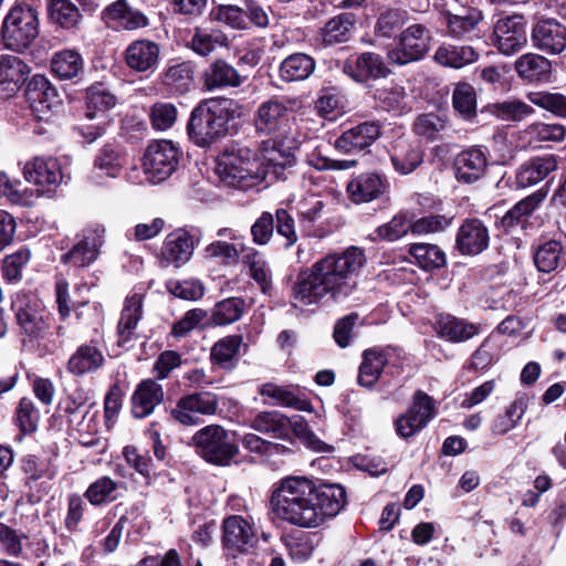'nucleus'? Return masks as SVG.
Masks as SVG:
<instances>
[{
  "instance_id": "a19ab883",
  "label": "nucleus",
  "mask_w": 566,
  "mask_h": 566,
  "mask_svg": "<svg viewBox=\"0 0 566 566\" xmlns=\"http://www.w3.org/2000/svg\"><path fill=\"white\" fill-rule=\"evenodd\" d=\"M241 83L239 72L223 60H216L203 73V85L208 91L238 87Z\"/></svg>"
},
{
  "instance_id": "49530a36",
  "label": "nucleus",
  "mask_w": 566,
  "mask_h": 566,
  "mask_svg": "<svg viewBox=\"0 0 566 566\" xmlns=\"http://www.w3.org/2000/svg\"><path fill=\"white\" fill-rule=\"evenodd\" d=\"M434 61L443 66L461 69L479 59L472 45H441L437 49Z\"/></svg>"
},
{
  "instance_id": "b1692460",
  "label": "nucleus",
  "mask_w": 566,
  "mask_h": 566,
  "mask_svg": "<svg viewBox=\"0 0 566 566\" xmlns=\"http://www.w3.org/2000/svg\"><path fill=\"white\" fill-rule=\"evenodd\" d=\"M381 135L378 120L363 122L344 130L335 140V148L343 153L361 151L370 147Z\"/></svg>"
},
{
  "instance_id": "774afa93",
  "label": "nucleus",
  "mask_w": 566,
  "mask_h": 566,
  "mask_svg": "<svg viewBox=\"0 0 566 566\" xmlns=\"http://www.w3.org/2000/svg\"><path fill=\"white\" fill-rule=\"evenodd\" d=\"M210 17L234 30L248 29L244 8L234 4H219L211 11Z\"/></svg>"
},
{
  "instance_id": "bb28decb",
  "label": "nucleus",
  "mask_w": 566,
  "mask_h": 566,
  "mask_svg": "<svg viewBox=\"0 0 566 566\" xmlns=\"http://www.w3.org/2000/svg\"><path fill=\"white\" fill-rule=\"evenodd\" d=\"M490 234L486 226L476 218L465 219L460 226L455 248L463 255H476L488 249Z\"/></svg>"
},
{
  "instance_id": "6ab92c4d",
  "label": "nucleus",
  "mask_w": 566,
  "mask_h": 566,
  "mask_svg": "<svg viewBox=\"0 0 566 566\" xmlns=\"http://www.w3.org/2000/svg\"><path fill=\"white\" fill-rule=\"evenodd\" d=\"M387 178L378 172H361L353 177L346 186L348 198L354 203H367L377 200L388 192Z\"/></svg>"
},
{
  "instance_id": "c9c22d12",
  "label": "nucleus",
  "mask_w": 566,
  "mask_h": 566,
  "mask_svg": "<svg viewBox=\"0 0 566 566\" xmlns=\"http://www.w3.org/2000/svg\"><path fill=\"white\" fill-rule=\"evenodd\" d=\"M390 161L398 174L409 175L423 163V150L418 144L398 138L392 144Z\"/></svg>"
},
{
  "instance_id": "de8ad7c7",
  "label": "nucleus",
  "mask_w": 566,
  "mask_h": 566,
  "mask_svg": "<svg viewBox=\"0 0 566 566\" xmlns=\"http://www.w3.org/2000/svg\"><path fill=\"white\" fill-rule=\"evenodd\" d=\"M193 66L190 62H174L167 65L161 82L170 91L184 94L193 84Z\"/></svg>"
},
{
  "instance_id": "473e14b6",
  "label": "nucleus",
  "mask_w": 566,
  "mask_h": 566,
  "mask_svg": "<svg viewBox=\"0 0 566 566\" xmlns=\"http://www.w3.org/2000/svg\"><path fill=\"white\" fill-rule=\"evenodd\" d=\"M143 317V296L133 294L125 300L124 308L117 324V345L128 348L136 339V327Z\"/></svg>"
},
{
  "instance_id": "a878e982",
  "label": "nucleus",
  "mask_w": 566,
  "mask_h": 566,
  "mask_svg": "<svg viewBox=\"0 0 566 566\" xmlns=\"http://www.w3.org/2000/svg\"><path fill=\"white\" fill-rule=\"evenodd\" d=\"M453 166L458 181L476 182L485 175L489 166L486 149L480 146L469 147L457 155Z\"/></svg>"
},
{
  "instance_id": "ea45409f",
  "label": "nucleus",
  "mask_w": 566,
  "mask_h": 566,
  "mask_svg": "<svg viewBox=\"0 0 566 566\" xmlns=\"http://www.w3.org/2000/svg\"><path fill=\"white\" fill-rule=\"evenodd\" d=\"M517 75L528 82L546 83L552 76V62L537 53H525L515 61Z\"/></svg>"
},
{
  "instance_id": "6e6d98bb",
  "label": "nucleus",
  "mask_w": 566,
  "mask_h": 566,
  "mask_svg": "<svg viewBox=\"0 0 566 566\" xmlns=\"http://www.w3.org/2000/svg\"><path fill=\"white\" fill-rule=\"evenodd\" d=\"M46 6L52 23L63 29H73L80 23V10L70 0H46Z\"/></svg>"
},
{
  "instance_id": "0e129e2a",
  "label": "nucleus",
  "mask_w": 566,
  "mask_h": 566,
  "mask_svg": "<svg viewBox=\"0 0 566 566\" xmlns=\"http://www.w3.org/2000/svg\"><path fill=\"white\" fill-rule=\"evenodd\" d=\"M14 421L23 436L36 431L40 412L30 398L23 397L20 399L15 409Z\"/></svg>"
},
{
  "instance_id": "603ef678",
  "label": "nucleus",
  "mask_w": 566,
  "mask_h": 566,
  "mask_svg": "<svg viewBox=\"0 0 566 566\" xmlns=\"http://www.w3.org/2000/svg\"><path fill=\"white\" fill-rule=\"evenodd\" d=\"M452 106L462 119L473 122L478 115L474 87L467 82L457 83L452 92Z\"/></svg>"
},
{
  "instance_id": "3c124183",
  "label": "nucleus",
  "mask_w": 566,
  "mask_h": 566,
  "mask_svg": "<svg viewBox=\"0 0 566 566\" xmlns=\"http://www.w3.org/2000/svg\"><path fill=\"white\" fill-rule=\"evenodd\" d=\"M526 409L527 398L524 395L516 396L505 410L495 417L491 426L492 431L495 434H506L520 423Z\"/></svg>"
},
{
  "instance_id": "4c0bfd02",
  "label": "nucleus",
  "mask_w": 566,
  "mask_h": 566,
  "mask_svg": "<svg viewBox=\"0 0 566 566\" xmlns=\"http://www.w3.org/2000/svg\"><path fill=\"white\" fill-rule=\"evenodd\" d=\"M533 260L539 272L552 273L565 266L566 247L559 240H547L534 250Z\"/></svg>"
},
{
  "instance_id": "13d9d810",
  "label": "nucleus",
  "mask_w": 566,
  "mask_h": 566,
  "mask_svg": "<svg viewBox=\"0 0 566 566\" xmlns=\"http://www.w3.org/2000/svg\"><path fill=\"white\" fill-rule=\"evenodd\" d=\"M410 254L417 260L419 266L426 271H432L446 265L444 252L434 244L415 243L409 249Z\"/></svg>"
},
{
  "instance_id": "e433bc0d",
  "label": "nucleus",
  "mask_w": 566,
  "mask_h": 566,
  "mask_svg": "<svg viewBox=\"0 0 566 566\" xmlns=\"http://www.w3.org/2000/svg\"><path fill=\"white\" fill-rule=\"evenodd\" d=\"M249 427L256 432L280 440H287L289 430L292 428L290 417L277 410L258 412L250 419Z\"/></svg>"
},
{
  "instance_id": "c85d7f7f",
  "label": "nucleus",
  "mask_w": 566,
  "mask_h": 566,
  "mask_svg": "<svg viewBox=\"0 0 566 566\" xmlns=\"http://www.w3.org/2000/svg\"><path fill=\"white\" fill-rule=\"evenodd\" d=\"M30 72V66L21 57L0 55V95L6 98L13 96L27 82Z\"/></svg>"
},
{
  "instance_id": "bf43d9fd",
  "label": "nucleus",
  "mask_w": 566,
  "mask_h": 566,
  "mask_svg": "<svg viewBox=\"0 0 566 566\" xmlns=\"http://www.w3.org/2000/svg\"><path fill=\"white\" fill-rule=\"evenodd\" d=\"M291 427L287 433V440L292 442V438H297L307 448L317 452H329L332 447L326 444L308 427V423L300 416L290 418Z\"/></svg>"
},
{
  "instance_id": "0eeeda50",
  "label": "nucleus",
  "mask_w": 566,
  "mask_h": 566,
  "mask_svg": "<svg viewBox=\"0 0 566 566\" xmlns=\"http://www.w3.org/2000/svg\"><path fill=\"white\" fill-rule=\"evenodd\" d=\"M181 148L171 140L159 139L150 143L144 155L145 172L153 182L168 179L179 167Z\"/></svg>"
},
{
  "instance_id": "7c9ffc66",
  "label": "nucleus",
  "mask_w": 566,
  "mask_h": 566,
  "mask_svg": "<svg viewBox=\"0 0 566 566\" xmlns=\"http://www.w3.org/2000/svg\"><path fill=\"white\" fill-rule=\"evenodd\" d=\"M102 18L107 24H114L116 28L127 31L144 29L149 25L147 15L130 6L127 0H117L108 4L104 9Z\"/></svg>"
},
{
  "instance_id": "69168bd1",
  "label": "nucleus",
  "mask_w": 566,
  "mask_h": 566,
  "mask_svg": "<svg viewBox=\"0 0 566 566\" xmlns=\"http://www.w3.org/2000/svg\"><path fill=\"white\" fill-rule=\"evenodd\" d=\"M490 111L502 120L518 122L534 113L526 103L517 99L504 101L489 106Z\"/></svg>"
},
{
  "instance_id": "2eb2a0df",
  "label": "nucleus",
  "mask_w": 566,
  "mask_h": 566,
  "mask_svg": "<svg viewBox=\"0 0 566 566\" xmlns=\"http://www.w3.org/2000/svg\"><path fill=\"white\" fill-rule=\"evenodd\" d=\"M342 71L357 83H366L389 75L382 56L375 52L353 54L342 64Z\"/></svg>"
},
{
  "instance_id": "f704fd0d",
  "label": "nucleus",
  "mask_w": 566,
  "mask_h": 566,
  "mask_svg": "<svg viewBox=\"0 0 566 566\" xmlns=\"http://www.w3.org/2000/svg\"><path fill=\"white\" fill-rule=\"evenodd\" d=\"M259 394L270 399L272 405L300 411H307L312 407L297 386H280L274 382H266L259 388Z\"/></svg>"
},
{
  "instance_id": "5fc2aeb1",
  "label": "nucleus",
  "mask_w": 566,
  "mask_h": 566,
  "mask_svg": "<svg viewBox=\"0 0 566 566\" xmlns=\"http://www.w3.org/2000/svg\"><path fill=\"white\" fill-rule=\"evenodd\" d=\"M227 45V35L221 30L214 28H195L190 41L192 51L201 56L209 55L217 46Z\"/></svg>"
},
{
  "instance_id": "a211bd4d",
  "label": "nucleus",
  "mask_w": 566,
  "mask_h": 566,
  "mask_svg": "<svg viewBox=\"0 0 566 566\" xmlns=\"http://www.w3.org/2000/svg\"><path fill=\"white\" fill-rule=\"evenodd\" d=\"M22 174L28 182L41 187L42 192L52 191L63 179L61 166L53 157H33L24 164Z\"/></svg>"
},
{
  "instance_id": "2f4dec72",
  "label": "nucleus",
  "mask_w": 566,
  "mask_h": 566,
  "mask_svg": "<svg viewBox=\"0 0 566 566\" xmlns=\"http://www.w3.org/2000/svg\"><path fill=\"white\" fill-rule=\"evenodd\" d=\"M447 24V34L455 40L481 39L479 24L483 20L482 12L476 8L463 10L461 14L447 12L444 15Z\"/></svg>"
},
{
  "instance_id": "dca6fc26",
  "label": "nucleus",
  "mask_w": 566,
  "mask_h": 566,
  "mask_svg": "<svg viewBox=\"0 0 566 566\" xmlns=\"http://www.w3.org/2000/svg\"><path fill=\"white\" fill-rule=\"evenodd\" d=\"M494 45L502 54L512 55L527 43L525 23L520 15L500 18L494 24Z\"/></svg>"
},
{
  "instance_id": "8fccbe9b",
  "label": "nucleus",
  "mask_w": 566,
  "mask_h": 566,
  "mask_svg": "<svg viewBox=\"0 0 566 566\" xmlns=\"http://www.w3.org/2000/svg\"><path fill=\"white\" fill-rule=\"evenodd\" d=\"M51 70L61 80H72L83 74L84 61L78 52L63 50L53 55Z\"/></svg>"
},
{
  "instance_id": "39448f33",
  "label": "nucleus",
  "mask_w": 566,
  "mask_h": 566,
  "mask_svg": "<svg viewBox=\"0 0 566 566\" xmlns=\"http://www.w3.org/2000/svg\"><path fill=\"white\" fill-rule=\"evenodd\" d=\"M0 36L7 50L23 53L39 36L38 12L29 6L12 7L3 20Z\"/></svg>"
},
{
  "instance_id": "ddd939ff",
  "label": "nucleus",
  "mask_w": 566,
  "mask_h": 566,
  "mask_svg": "<svg viewBox=\"0 0 566 566\" xmlns=\"http://www.w3.org/2000/svg\"><path fill=\"white\" fill-rule=\"evenodd\" d=\"M548 185L547 181L543 187L517 201L495 222V226L505 233L513 232L517 228L526 230L530 218L547 198Z\"/></svg>"
},
{
  "instance_id": "680f3d73",
  "label": "nucleus",
  "mask_w": 566,
  "mask_h": 566,
  "mask_svg": "<svg viewBox=\"0 0 566 566\" xmlns=\"http://www.w3.org/2000/svg\"><path fill=\"white\" fill-rule=\"evenodd\" d=\"M528 101L553 115L566 118V95L557 92L536 91L527 94Z\"/></svg>"
},
{
  "instance_id": "72a5a7b5",
  "label": "nucleus",
  "mask_w": 566,
  "mask_h": 566,
  "mask_svg": "<svg viewBox=\"0 0 566 566\" xmlns=\"http://www.w3.org/2000/svg\"><path fill=\"white\" fill-rule=\"evenodd\" d=\"M164 400V390L154 379L142 380L132 396V415L143 419L153 413L155 408Z\"/></svg>"
},
{
  "instance_id": "c756f323",
  "label": "nucleus",
  "mask_w": 566,
  "mask_h": 566,
  "mask_svg": "<svg viewBox=\"0 0 566 566\" xmlns=\"http://www.w3.org/2000/svg\"><path fill=\"white\" fill-rule=\"evenodd\" d=\"M106 364L103 348L97 342L80 345L70 356L66 370L74 376H84L101 370Z\"/></svg>"
},
{
  "instance_id": "aec40b11",
  "label": "nucleus",
  "mask_w": 566,
  "mask_h": 566,
  "mask_svg": "<svg viewBox=\"0 0 566 566\" xmlns=\"http://www.w3.org/2000/svg\"><path fill=\"white\" fill-rule=\"evenodd\" d=\"M160 45L149 39L132 41L123 55L125 64L137 73H154L160 61Z\"/></svg>"
},
{
  "instance_id": "864d4df0",
  "label": "nucleus",
  "mask_w": 566,
  "mask_h": 566,
  "mask_svg": "<svg viewBox=\"0 0 566 566\" xmlns=\"http://www.w3.org/2000/svg\"><path fill=\"white\" fill-rule=\"evenodd\" d=\"M241 344L242 337L240 335H231L221 338L211 348V363L226 370L233 369Z\"/></svg>"
},
{
  "instance_id": "e2e57ef3",
  "label": "nucleus",
  "mask_w": 566,
  "mask_h": 566,
  "mask_svg": "<svg viewBox=\"0 0 566 566\" xmlns=\"http://www.w3.org/2000/svg\"><path fill=\"white\" fill-rule=\"evenodd\" d=\"M118 488L109 476H101L88 485L84 496L94 506H101L115 500L114 493Z\"/></svg>"
},
{
  "instance_id": "f03ea898",
  "label": "nucleus",
  "mask_w": 566,
  "mask_h": 566,
  "mask_svg": "<svg viewBox=\"0 0 566 566\" xmlns=\"http://www.w3.org/2000/svg\"><path fill=\"white\" fill-rule=\"evenodd\" d=\"M366 263L361 248L352 245L326 254L296 276L292 286L294 306L318 304L324 298L346 300L357 289V277Z\"/></svg>"
},
{
  "instance_id": "9b49d317",
  "label": "nucleus",
  "mask_w": 566,
  "mask_h": 566,
  "mask_svg": "<svg viewBox=\"0 0 566 566\" xmlns=\"http://www.w3.org/2000/svg\"><path fill=\"white\" fill-rule=\"evenodd\" d=\"M219 409V398L210 391L188 394L171 408V418L184 426H197L201 416H213Z\"/></svg>"
},
{
  "instance_id": "9d476101",
  "label": "nucleus",
  "mask_w": 566,
  "mask_h": 566,
  "mask_svg": "<svg viewBox=\"0 0 566 566\" xmlns=\"http://www.w3.org/2000/svg\"><path fill=\"white\" fill-rule=\"evenodd\" d=\"M258 543L255 531L245 518L231 515L222 523V546L227 559L235 560L241 555H248Z\"/></svg>"
},
{
  "instance_id": "a18cd8bd",
  "label": "nucleus",
  "mask_w": 566,
  "mask_h": 566,
  "mask_svg": "<svg viewBox=\"0 0 566 566\" xmlns=\"http://www.w3.org/2000/svg\"><path fill=\"white\" fill-rule=\"evenodd\" d=\"M356 25V17L353 13L335 15L321 31L322 40L326 45L347 42Z\"/></svg>"
},
{
  "instance_id": "79ce46f5",
  "label": "nucleus",
  "mask_w": 566,
  "mask_h": 566,
  "mask_svg": "<svg viewBox=\"0 0 566 566\" xmlns=\"http://www.w3.org/2000/svg\"><path fill=\"white\" fill-rule=\"evenodd\" d=\"M241 262L249 269L250 276L263 293L272 289V271L264 255L252 247L242 245Z\"/></svg>"
},
{
  "instance_id": "4468645a",
  "label": "nucleus",
  "mask_w": 566,
  "mask_h": 566,
  "mask_svg": "<svg viewBox=\"0 0 566 566\" xmlns=\"http://www.w3.org/2000/svg\"><path fill=\"white\" fill-rule=\"evenodd\" d=\"M535 49L548 55H560L566 50V25L554 18H541L531 30Z\"/></svg>"
},
{
  "instance_id": "f3484780",
  "label": "nucleus",
  "mask_w": 566,
  "mask_h": 566,
  "mask_svg": "<svg viewBox=\"0 0 566 566\" xmlns=\"http://www.w3.org/2000/svg\"><path fill=\"white\" fill-rule=\"evenodd\" d=\"M558 164L559 157L554 154L526 159L515 170L516 188L526 189L541 184L557 170Z\"/></svg>"
},
{
  "instance_id": "7ed1b4c3",
  "label": "nucleus",
  "mask_w": 566,
  "mask_h": 566,
  "mask_svg": "<svg viewBox=\"0 0 566 566\" xmlns=\"http://www.w3.org/2000/svg\"><path fill=\"white\" fill-rule=\"evenodd\" d=\"M234 118V102L230 98H209L199 103L188 120L189 138L199 147H209L226 136Z\"/></svg>"
},
{
  "instance_id": "cd10ccee",
  "label": "nucleus",
  "mask_w": 566,
  "mask_h": 566,
  "mask_svg": "<svg viewBox=\"0 0 566 566\" xmlns=\"http://www.w3.org/2000/svg\"><path fill=\"white\" fill-rule=\"evenodd\" d=\"M289 107L286 101L280 97L261 103L254 113L253 122L256 132L277 134L287 120Z\"/></svg>"
},
{
  "instance_id": "1a4fd4ad",
  "label": "nucleus",
  "mask_w": 566,
  "mask_h": 566,
  "mask_svg": "<svg viewBox=\"0 0 566 566\" xmlns=\"http://www.w3.org/2000/svg\"><path fill=\"white\" fill-rule=\"evenodd\" d=\"M105 227L99 223L88 224L77 235L76 243L70 251L62 254L61 262L75 268H87L101 254L105 243Z\"/></svg>"
},
{
  "instance_id": "412c9836",
  "label": "nucleus",
  "mask_w": 566,
  "mask_h": 566,
  "mask_svg": "<svg viewBox=\"0 0 566 566\" xmlns=\"http://www.w3.org/2000/svg\"><path fill=\"white\" fill-rule=\"evenodd\" d=\"M25 97L32 112L40 119L61 103L57 90L42 74L32 76L25 87Z\"/></svg>"
},
{
  "instance_id": "052dcab7",
  "label": "nucleus",
  "mask_w": 566,
  "mask_h": 566,
  "mask_svg": "<svg viewBox=\"0 0 566 566\" xmlns=\"http://www.w3.org/2000/svg\"><path fill=\"white\" fill-rule=\"evenodd\" d=\"M245 307L247 304L242 297H228L214 305L212 321L220 326L232 324L241 318Z\"/></svg>"
},
{
  "instance_id": "338daca9",
  "label": "nucleus",
  "mask_w": 566,
  "mask_h": 566,
  "mask_svg": "<svg viewBox=\"0 0 566 566\" xmlns=\"http://www.w3.org/2000/svg\"><path fill=\"white\" fill-rule=\"evenodd\" d=\"M241 250L227 241H213L205 249V258L222 265H234L240 261Z\"/></svg>"
},
{
  "instance_id": "58836bf2",
  "label": "nucleus",
  "mask_w": 566,
  "mask_h": 566,
  "mask_svg": "<svg viewBox=\"0 0 566 566\" xmlns=\"http://www.w3.org/2000/svg\"><path fill=\"white\" fill-rule=\"evenodd\" d=\"M116 96L108 92L103 84L96 83L86 92V119H99L102 123H109L108 111L116 105Z\"/></svg>"
},
{
  "instance_id": "4be33fe9",
  "label": "nucleus",
  "mask_w": 566,
  "mask_h": 566,
  "mask_svg": "<svg viewBox=\"0 0 566 566\" xmlns=\"http://www.w3.org/2000/svg\"><path fill=\"white\" fill-rule=\"evenodd\" d=\"M195 235L185 229L168 233L160 249V261L164 265L180 268L192 256Z\"/></svg>"
},
{
  "instance_id": "09e8293b",
  "label": "nucleus",
  "mask_w": 566,
  "mask_h": 566,
  "mask_svg": "<svg viewBox=\"0 0 566 566\" xmlns=\"http://www.w3.org/2000/svg\"><path fill=\"white\" fill-rule=\"evenodd\" d=\"M437 332L439 336L459 343L473 337L478 333V327L452 315H442L437 322Z\"/></svg>"
},
{
  "instance_id": "5701e85b",
  "label": "nucleus",
  "mask_w": 566,
  "mask_h": 566,
  "mask_svg": "<svg viewBox=\"0 0 566 566\" xmlns=\"http://www.w3.org/2000/svg\"><path fill=\"white\" fill-rule=\"evenodd\" d=\"M262 142L263 161L269 167L270 175L274 178H286L283 171L291 168L295 163L294 147L283 139L281 133Z\"/></svg>"
},
{
  "instance_id": "6e6552de",
  "label": "nucleus",
  "mask_w": 566,
  "mask_h": 566,
  "mask_svg": "<svg viewBox=\"0 0 566 566\" xmlns=\"http://www.w3.org/2000/svg\"><path fill=\"white\" fill-rule=\"evenodd\" d=\"M431 32L423 24H411L400 33L396 48L387 53L390 64L403 66L420 61L431 46Z\"/></svg>"
},
{
  "instance_id": "f8f14e48",
  "label": "nucleus",
  "mask_w": 566,
  "mask_h": 566,
  "mask_svg": "<svg viewBox=\"0 0 566 566\" xmlns=\"http://www.w3.org/2000/svg\"><path fill=\"white\" fill-rule=\"evenodd\" d=\"M434 416L436 406L433 399L422 390H417L407 412L396 419V432L403 439L411 438L426 428Z\"/></svg>"
},
{
  "instance_id": "20e7f679",
  "label": "nucleus",
  "mask_w": 566,
  "mask_h": 566,
  "mask_svg": "<svg viewBox=\"0 0 566 566\" xmlns=\"http://www.w3.org/2000/svg\"><path fill=\"white\" fill-rule=\"evenodd\" d=\"M217 170L223 182L244 191L260 187L271 176L263 159L241 146L227 149L218 161Z\"/></svg>"
},
{
  "instance_id": "c03bdc74",
  "label": "nucleus",
  "mask_w": 566,
  "mask_h": 566,
  "mask_svg": "<svg viewBox=\"0 0 566 566\" xmlns=\"http://www.w3.org/2000/svg\"><path fill=\"white\" fill-rule=\"evenodd\" d=\"M315 60L305 53H293L280 64V77L284 82H297L310 77L315 71Z\"/></svg>"
},
{
  "instance_id": "37998d69",
  "label": "nucleus",
  "mask_w": 566,
  "mask_h": 566,
  "mask_svg": "<svg viewBox=\"0 0 566 566\" xmlns=\"http://www.w3.org/2000/svg\"><path fill=\"white\" fill-rule=\"evenodd\" d=\"M387 363L388 357L384 350L377 348L364 350L363 361L358 369V385L369 389L373 388Z\"/></svg>"
},
{
  "instance_id": "393cba45",
  "label": "nucleus",
  "mask_w": 566,
  "mask_h": 566,
  "mask_svg": "<svg viewBox=\"0 0 566 566\" xmlns=\"http://www.w3.org/2000/svg\"><path fill=\"white\" fill-rule=\"evenodd\" d=\"M12 310L19 325L31 337H38L48 328V323L39 303L25 293H18L12 300Z\"/></svg>"
},
{
  "instance_id": "f257e3e1",
  "label": "nucleus",
  "mask_w": 566,
  "mask_h": 566,
  "mask_svg": "<svg viewBox=\"0 0 566 566\" xmlns=\"http://www.w3.org/2000/svg\"><path fill=\"white\" fill-rule=\"evenodd\" d=\"M346 503V491L340 484H317L305 476L282 479L271 499L280 520L302 528H315L326 518L335 517Z\"/></svg>"
},
{
  "instance_id": "423d86ee",
  "label": "nucleus",
  "mask_w": 566,
  "mask_h": 566,
  "mask_svg": "<svg viewBox=\"0 0 566 566\" xmlns=\"http://www.w3.org/2000/svg\"><path fill=\"white\" fill-rule=\"evenodd\" d=\"M196 453L218 467H228L239 454V447L230 432L220 424H208L191 438Z\"/></svg>"
},
{
  "instance_id": "4d7b16f0",
  "label": "nucleus",
  "mask_w": 566,
  "mask_h": 566,
  "mask_svg": "<svg viewBox=\"0 0 566 566\" xmlns=\"http://www.w3.org/2000/svg\"><path fill=\"white\" fill-rule=\"evenodd\" d=\"M375 98L380 108L401 115L410 111L407 94L402 86L391 85L376 91Z\"/></svg>"
}]
</instances>
